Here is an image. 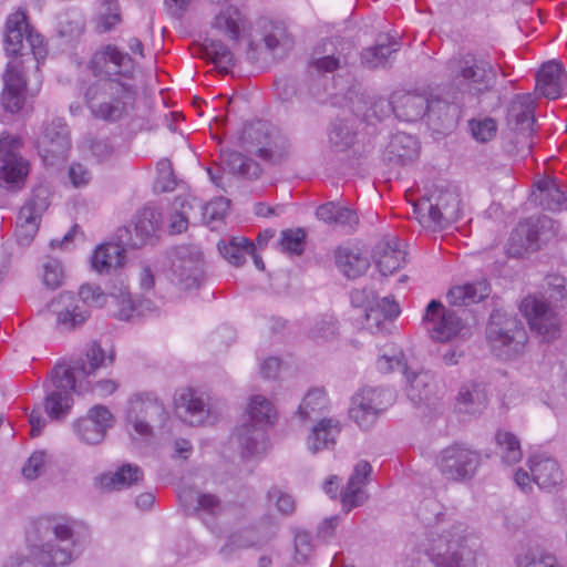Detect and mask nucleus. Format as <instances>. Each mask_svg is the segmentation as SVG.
Instances as JSON below:
<instances>
[{
	"label": "nucleus",
	"mask_w": 567,
	"mask_h": 567,
	"mask_svg": "<svg viewBox=\"0 0 567 567\" xmlns=\"http://www.w3.org/2000/svg\"><path fill=\"white\" fill-rule=\"evenodd\" d=\"M87 70L96 79L84 94L91 114L105 122L127 115L137 97L135 60L117 45L105 44L91 55Z\"/></svg>",
	"instance_id": "obj_1"
},
{
	"label": "nucleus",
	"mask_w": 567,
	"mask_h": 567,
	"mask_svg": "<svg viewBox=\"0 0 567 567\" xmlns=\"http://www.w3.org/2000/svg\"><path fill=\"white\" fill-rule=\"evenodd\" d=\"M446 74L454 90V99L468 96L480 99L492 92L497 83V68L484 54L467 51L450 58Z\"/></svg>",
	"instance_id": "obj_2"
},
{
	"label": "nucleus",
	"mask_w": 567,
	"mask_h": 567,
	"mask_svg": "<svg viewBox=\"0 0 567 567\" xmlns=\"http://www.w3.org/2000/svg\"><path fill=\"white\" fill-rule=\"evenodd\" d=\"M247 415L248 421L237 426L234 432L244 460L257 457L266 452L269 445L268 429L277 420V410L264 395L255 394L248 402Z\"/></svg>",
	"instance_id": "obj_3"
},
{
	"label": "nucleus",
	"mask_w": 567,
	"mask_h": 567,
	"mask_svg": "<svg viewBox=\"0 0 567 567\" xmlns=\"http://www.w3.org/2000/svg\"><path fill=\"white\" fill-rule=\"evenodd\" d=\"M86 360L82 358L61 360L50 371L45 390H86L96 369L105 365V352L97 342L87 346Z\"/></svg>",
	"instance_id": "obj_4"
},
{
	"label": "nucleus",
	"mask_w": 567,
	"mask_h": 567,
	"mask_svg": "<svg viewBox=\"0 0 567 567\" xmlns=\"http://www.w3.org/2000/svg\"><path fill=\"white\" fill-rule=\"evenodd\" d=\"M110 298L96 285L85 284L80 287L78 296L62 292L49 303V310L56 317V326L70 331L82 326L90 317V307H103Z\"/></svg>",
	"instance_id": "obj_5"
},
{
	"label": "nucleus",
	"mask_w": 567,
	"mask_h": 567,
	"mask_svg": "<svg viewBox=\"0 0 567 567\" xmlns=\"http://www.w3.org/2000/svg\"><path fill=\"white\" fill-rule=\"evenodd\" d=\"M413 214L426 228H446L461 218L460 193L455 186L437 188L413 204Z\"/></svg>",
	"instance_id": "obj_6"
},
{
	"label": "nucleus",
	"mask_w": 567,
	"mask_h": 567,
	"mask_svg": "<svg viewBox=\"0 0 567 567\" xmlns=\"http://www.w3.org/2000/svg\"><path fill=\"white\" fill-rule=\"evenodd\" d=\"M480 464V453L463 443H453L444 447L435 457V466L440 474L455 483L471 481Z\"/></svg>",
	"instance_id": "obj_7"
},
{
	"label": "nucleus",
	"mask_w": 567,
	"mask_h": 567,
	"mask_svg": "<svg viewBox=\"0 0 567 567\" xmlns=\"http://www.w3.org/2000/svg\"><path fill=\"white\" fill-rule=\"evenodd\" d=\"M23 40L29 44L37 66H39L47 56L43 38L28 23L27 12L19 9L11 13L6 21L4 51L7 55L17 58L23 48Z\"/></svg>",
	"instance_id": "obj_8"
},
{
	"label": "nucleus",
	"mask_w": 567,
	"mask_h": 567,
	"mask_svg": "<svg viewBox=\"0 0 567 567\" xmlns=\"http://www.w3.org/2000/svg\"><path fill=\"white\" fill-rule=\"evenodd\" d=\"M202 251L195 246H179L174 249L169 280L179 290H193L200 286L204 277Z\"/></svg>",
	"instance_id": "obj_9"
},
{
	"label": "nucleus",
	"mask_w": 567,
	"mask_h": 567,
	"mask_svg": "<svg viewBox=\"0 0 567 567\" xmlns=\"http://www.w3.org/2000/svg\"><path fill=\"white\" fill-rule=\"evenodd\" d=\"M486 336L494 349H505L507 354L519 352L526 341L522 323L501 311L492 312Z\"/></svg>",
	"instance_id": "obj_10"
},
{
	"label": "nucleus",
	"mask_w": 567,
	"mask_h": 567,
	"mask_svg": "<svg viewBox=\"0 0 567 567\" xmlns=\"http://www.w3.org/2000/svg\"><path fill=\"white\" fill-rule=\"evenodd\" d=\"M21 145L17 136L6 132L0 135V182L7 188H20L29 174V163L18 154Z\"/></svg>",
	"instance_id": "obj_11"
},
{
	"label": "nucleus",
	"mask_w": 567,
	"mask_h": 567,
	"mask_svg": "<svg viewBox=\"0 0 567 567\" xmlns=\"http://www.w3.org/2000/svg\"><path fill=\"white\" fill-rule=\"evenodd\" d=\"M115 424L114 414L103 404H94L84 416L78 417L72 423V430L76 439L86 445L102 443L106 433Z\"/></svg>",
	"instance_id": "obj_12"
},
{
	"label": "nucleus",
	"mask_w": 567,
	"mask_h": 567,
	"mask_svg": "<svg viewBox=\"0 0 567 567\" xmlns=\"http://www.w3.org/2000/svg\"><path fill=\"white\" fill-rule=\"evenodd\" d=\"M394 400V392H355L351 398L349 416L360 429L367 431Z\"/></svg>",
	"instance_id": "obj_13"
},
{
	"label": "nucleus",
	"mask_w": 567,
	"mask_h": 567,
	"mask_svg": "<svg viewBox=\"0 0 567 567\" xmlns=\"http://www.w3.org/2000/svg\"><path fill=\"white\" fill-rule=\"evenodd\" d=\"M71 147L70 131L64 118L56 117L43 127L38 142L39 154L43 163L53 166L63 162Z\"/></svg>",
	"instance_id": "obj_14"
},
{
	"label": "nucleus",
	"mask_w": 567,
	"mask_h": 567,
	"mask_svg": "<svg viewBox=\"0 0 567 567\" xmlns=\"http://www.w3.org/2000/svg\"><path fill=\"white\" fill-rule=\"evenodd\" d=\"M519 310L527 319L530 329L545 340L549 341L558 336L560 318L544 299L527 296L522 300Z\"/></svg>",
	"instance_id": "obj_15"
},
{
	"label": "nucleus",
	"mask_w": 567,
	"mask_h": 567,
	"mask_svg": "<svg viewBox=\"0 0 567 567\" xmlns=\"http://www.w3.org/2000/svg\"><path fill=\"white\" fill-rule=\"evenodd\" d=\"M162 224L161 213L153 207L141 209L134 221V231L128 227H121L116 230L115 238L130 248H140L147 244H154Z\"/></svg>",
	"instance_id": "obj_16"
},
{
	"label": "nucleus",
	"mask_w": 567,
	"mask_h": 567,
	"mask_svg": "<svg viewBox=\"0 0 567 567\" xmlns=\"http://www.w3.org/2000/svg\"><path fill=\"white\" fill-rule=\"evenodd\" d=\"M423 323L430 337L436 342H446L462 329V320L452 310H447L439 300H432L425 309Z\"/></svg>",
	"instance_id": "obj_17"
},
{
	"label": "nucleus",
	"mask_w": 567,
	"mask_h": 567,
	"mask_svg": "<svg viewBox=\"0 0 567 567\" xmlns=\"http://www.w3.org/2000/svg\"><path fill=\"white\" fill-rule=\"evenodd\" d=\"M4 87L0 104L10 114L20 112L25 103L27 80L21 71L20 61L10 60L3 74Z\"/></svg>",
	"instance_id": "obj_18"
},
{
	"label": "nucleus",
	"mask_w": 567,
	"mask_h": 567,
	"mask_svg": "<svg viewBox=\"0 0 567 567\" xmlns=\"http://www.w3.org/2000/svg\"><path fill=\"white\" fill-rule=\"evenodd\" d=\"M51 544L45 546H30V557H9L2 567H58L71 563V553L68 548H61L54 554Z\"/></svg>",
	"instance_id": "obj_19"
},
{
	"label": "nucleus",
	"mask_w": 567,
	"mask_h": 567,
	"mask_svg": "<svg viewBox=\"0 0 567 567\" xmlns=\"http://www.w3.org/2000/svg\"><path fill=\"white\" fill-rule=\"evenodd\" d=\"M536 90L549 100H557L567 94V73L556 60L544 63L536 73Z\"/></svg>",
	"instance_id": "obj_20"
},
{
	"label": "nucleus",
	"mask_w": 567,
	"mask_h": 567,
	"mask_svg": "<svg viewBox=\"0 0 567 567\" xmlns=\"http://www.w3.org/2000/svg\"><path fill=\"white\" fill-rule=\"evenodd\" d=\"M417 140L406 133L393 134L382 153L383 161L390 166H405L419 156Z\"/></svg>",
	"instance_id": "obj_21"
},
{
	"label": "nucleus",
	"mask_w": 567,
	"mask_h": 567,
	"mask_svg": "<svg viewBox=\"0 0 567 567\" xmlns=\"http://www.w3.org/2000/svg\"><path fill=\"white\" fill-rule=\"evenodd\" d=\"M389 107L400 121L415 122L426 115L431 105L424 94L401 92L392 95Z\"/></svg>",
	"instance_id": "obj_22"
},
{
	"label": "nucleus",
	"mask_w": 567,
	"mask_h": 567,
	"mask_svg": "<svg viewBox=\"0 0 567 567\" xmlns=\"http://www.w3.org/2000/svg\"><path fill=\"white\" fill-rule=\"evenodd\" d=\"M372 256L382 276L392 275L406 261V252L396 237H389L379 241L373 249Z\"/></svg>",
	"instance_id": "obj_23"
},
{
	"label": "nucleus",
	"mask_w": 567,
	"mask_h": 567,
	"mask_svg": "<svg viewBox=\"0 0 567 567\" xmlns=\"http://www.w3.org/2000/svg\"><path fill=\"white\" fill-rule=\"evenodd\" d=\"M534 112L535 101L532 94H516L507 107V124L524 135H530L535 123Z\"/></svg>",
	"instance_id": "obj_24"
},
{
	"label": "nucleus",
	"mask_w": 567,
	"mask_h": 567,
	"mask_svg": "<svg viewBox=\"0 0 567 567\" xmlns=\"http://www.w3.org/2000/svg\"><path fill=\"white\" fill-rule=\"evenodd\" d=\"M277 528L275 519L267 515L262 517L258 526L231 534L226 546L240 548L264 546L276 537Z\"/></svg>",
	"instance_id": "obj_25"
},
{
	"label": "nucleus",
	"mask_w": 567,
	"mask_h": 567,
	"mask_svg": "<svg viewBox=\"0 0 567 567\" xmlns=\"http://www.w3.org/2000/svg\"><path fill=\"white\" fill-rule=\"evenodd\" d=\"M547 221L545 218L529 217L520 223L511 234L507 247L508 255L519 257L525 250L537 245L539 228L544 227Z\"/></svg>",
	"instance_id": "obj_26"
},
{
	"label": "nucleus",
	"mask_w": 567,
	"mask_h": 567,
	"mask_svg": "<svg viewBox=\"0 0 567 567\" xmlns=\"http://www.w3.org/2000/svg\"><path fill=\"white\" fill-rule=\"evenodd\" d=\"M445 551H435V548L425 551L424 556L434 567H476L474 553L464 548L461 544L454 548L453 542L445 538Z\"/></svg>",
	"instance_id": "obj_27"
},
{
	"label": "nucleus",
	"mask_w": 567,
	"mask_h": 567,
	"mask_svg": "<svg viewBox=\"0 0 567 567\" xmlns=\"http://www.w3.org/2000/svg\"><path fill=\"white\" fill-rule=\"evenodd\" d=\"M341 432V423L334 417H323L313 425L307 437L308 450L315 454L319 451L331 450Z\"/></svg>",
	"instance_id": "obj_28"
},
{
	"label": "nucleus",
	"mask_w": 567,
	"mask_h": 567,
	"mask_svg": "<svg viewBox=\"0 0 567 567\" xmlns=\"http://www.w3.org/2000/svg\"><path fill=\"white\" fill-rule=\"evenodd\" d=\"M533 482L542 489L556 486L561 482L563 473L558 462L548 456L535 455L528 460Z\"/></svg>",
	"instance_id": "obj_29"
},
{
	"label": "nucleus",
	"mask_w": 567,
	"mask_h": 567,
	"mask_svg": "<svg viewBox=\"0 0 567 567\" xmlns=\"http://www.w3.org/2000/svg\"><path fill=\"white\" fill-rule=\"evenodd\" d=\"M42 209L43 204L39 205L33 198L20 208L16 229V236L19 245H29L35 236L39 229Z\"/></svg>",
	"instance_id": "obj_30"
},
{
	"label": "nucleus",
	"mask_w": 567,
	"mask_h": 567,
	"mask_svg": "<svg viewBox=\"0 0 567 567\" xmlns=\"http://www.w3.org/2000/svg\"><path fill=\"white\" fill-rule=\"evenodd\" d=\"M143 477L142 470L134 464H123L113 473H103L95 480V485L106 492L120 491L130 487L141 481Z\"/></svg>",
	"instance_id": "obj_31"
},
{
	"label": "nucleus",
	"mask_w": 567,
	"mask_h": 567,
	"mask_svg": "<svg viewBox=\"0 0 567 567\" xmlns=\"http://www.w3.org/2000/svg\"><path fill=\"white\" fill-rule=\"evenodd\" d=\"M349 63V55L337 51L336 42L324 41L313 49L310 66L320 73L333 72Z\"/></svg>",
	"instance_id": "obj_32"
},
{
	"label": "nucleus",
	"mask_w": 567,
	"mask_h": 567,
	"mask_svg": "<svg viewBox=\"0 0 567 567\" xmlns=\"http://www.w3.org/2000/svg\"><path fill=\"white\" fill-rule=\"evenodd\" d=\"M44 522L48 523L47 527L51 528V530L54 535V538L59 544L48 542V543L43 544L42 546L51 544L53 547V551H52L53 554L61 548H68L69 551L71 553V560H72L73 559V550L71 547H75L76 542H78L75 538V533H76V527H79V523L76 520L70 519V518H63L61 522H53L51 519L39 518L34 523L35 528L39 530L40 527H42L44 525Z\"/></svg>",
	"instance_id": "obj_33"
},
{
	"label": "nucleus",
	"mask_w": 567,
	"mask_h": 567,
	"mask_svg": "<svg viewBox=\"0 0 567 567\" xmlns=\"http://www.w3.org/2000/svg\"><path fill=\"white\" fill-rule=\"evenodd\" d=\"M126 248L124 243H104L96 247L92 255V267L99 272H109L111 268L122 267L125 260Z\"/></svg>",
	"instance_id": "obj_34"
},
{
	"label": "nucleus",
	"mask_w": 567,
	"mask_h": 567,
	"mask_svg": "<svg viewBox=\"0 0 567 567\" xmlns=\"http://www.w3.org/2000/svg\"><path fill=\"white\" fill-rule=\"evenodd\" d=\"M372 467L369 462L361 460L359 461L344 488L341 491L342 506L350 511L353 507L359 506V495L362 486L365 484L369 475L371 474Z\"/></svg>",
	"instance_id": "obj_35"
},
{
	"label": "nucleus",
	"mask_w": 567,
	"mask_h": 567,
	"mask_svg": "<svg viewBox=\"0 0 567 567\" xmlns=\"http://www.w3.org/2000/svg\"><path fill=\"white\" fill-rule=\"evenodd\" d=\"M336 262L348 278L363 275L369 266V258L357 247H339L336 251Z\"/></svg>",
	"instance_id": "obj_36"
},
{
	"label": "nucleus",
	"mask_w": 567,
	"mask_h": 567,
	"mask_svg": "<svg viewBox=\"0 0 567 567\" xmlns=\"http://www.w3.org/2000/svg\"><path fill=\"white\" fill-rule=\"evenodd\" d=\"M488 293L487 282L476 281L451 288L446 299L451 306L463 307L482 301Z\"/></svg>",
	"instance_id": "obj_37"
},
{
	"label": "nucleus",
	"mask_w": 567,
	"mask_h": 567,
	"mask_svg": "<svg viewBox=\"0 0 567 567\" xmlns=\"http://www.w3.org/2000/svg\"><path fill=\"white\" fill-rule=\"evenodd\" d=\"M399 303L389 297L381 299L377 306L365 309V329L374 333L382 329L383 320H393L400 315Z\"/></svg>",
	"instance_id": "obj_38"
},
{
	"label": "nucleus",
	"mask_w": 567,
	"mask_h": 567,
	"mask_svg": "<svg viewBox=\"0 0 567 567\" xmlns=\"http://www.w3.org/2000/svg\"><path fill=\"white\" fill-rule=\"evenodd\" d=\"M151 409L158 412H163L164 410L163 406L158 405L156 402L144 400L140 393L135 394L134 399L128 401L126 421L133 425L134 431L140 435L146 436L152 434V426L146 420L141 419L136 412L145 411V414H147Z\"/></svg>",
	"instance_id": "obj_39"
},
{
	"label": "nucleus",
	"mask_w": 567,
	"mask_h": 567,
	"mask_svg": "<svg viewBox=\"0 0 567 567\" xmlns=\"http://www.w3.org/2000/svg\"><path fill=\"white\" fill-rule=\"evenodd\" d=\"M110 298L118 307L115 317L120 320H131L135 313L144 315L145 312H152L154 310L150 300H142L135 303L125 287L121 288L118 293H110Z\"/></svg>",
	"instance_id": "obj_40"
},
{
	"label": "nucleus",
	"mask_w": 567,
	"mask_h": 567,
	"mask_svg": "<svg viewBox=\"0 0 567 567\" xmlns=\"http://www.w3.org/2000/svg\"><path fill=\"white\" fill-rule=\"evenodd\" d=\"M540 192V205L544 209L560 212L567 209V192L555 181L538 182Z\"/></svg>",
	"instance_id": "obj_41"
},
{
	"label": "nucleus",
	"mask_w": 567,
	"mask_h": 567,
	"mask_svg": "<svg viewBox=\"0 0 567 567\" xmlns=\"http://www.w3.org/2000/svg\"><path fill=\"white\" fill-rule=\"evenodd\" d=\"M495 443L504 464L513 465L520 462L523 457L520 442L514 433L498 430L495 433Z\"/></svg>",
	"instance_id": "obj_42"
},
{
	"label": "nucleus",
	"mask_w": 567,
	"mask_h": 567,
	"mask_svg": "<svg viewBox=\"0 0 567 567\" xmlns=\"http://www.w3.org/2000/svg\"><path fill=\"white\" fill-rule=\"evenodd\" d=\"M243 17L240 11L234 7L228 6L220 10L213 21V28L223 32L233 41H238L240 38V23Z\"/></svg>",
	"instance_id": "obj_43"
},
{
	"label": "nucleus",
	"mask_w": 567,
	"mask_h": 567,
	"mask_svg": "<svg viewBox=\"0 0 567 567\" xmlns=\"http://www.w3.org/2000/svg\"><path fill=\"white\" fill-rule=\"evenodd\" d=\"M219 254L231 265L245 262L247 252L254 250V244L245 237H233L229 241L220 240L217 245Z\"/></svg>",
	"instance_id": "obj_44"
},
{
	"label": "nucleus",
	"mask_w": 567,
	"mask_h": 567,
	"mask_svg": "<svg viewBox=\"0 0 567 567\" xmlns=\"http://www.w3.org/2000/svg\"><path fill=\"white\" fill-rule=\"evenodd\" d=\"M266 48L276 58L284 56L293 45V39L288 33L284 22H274L271 30L264 38Z\"/></svg>",
	"instance_id": "obj_45"
},
{
	"label": "nucleus",
	"mask_w": 567,
	"mask_h": 567,
	"mask_svg": "<svg viewBox=\"0 0 567 567\" xmlns=\"http://www.w3.org/2000/svg\"><path fill=\"white\" fill-rule=\"evenodd\" d=\"M74 392H48L43 401L47 415L51 420H62L70 414L74 400Z\"/></svg>",
	"instance_id": "obj_46"
},
{
	"label": "nucleus",
	"mask_w": 567,
	"mask_h": 567,
	"mask_svg": "<svg viewBox=\"0 0 567 567\" xmlns=\"http://www.w3.org/2000/svg\"><path fill=\"white\" fill-rule=\"evenodd\" d=\"M398 50L399 43L396 41L367 48L361 53V63L369 69L384 68L388 65L391 55Z\"/></svg>",
	"instance_id": "obj_47"
},
{
	"label": "nucleus",
	"mask_w": 567,
	"mask_h": 567,
	"mask_svg": "<svg viewBox=\"0 0 567 567\" xmlns=\"http://www.w3.org/2000/svg\"><path fill=\"white\" fill-rule=\"evenodd\" d=\"M406 367L405 357L399 347L394 344L384 346L380 350V354L375 360V368L381 373H390L394 371L403 372Z\"/></svg>",
	"instance_id": "obj_48"
},
{
	"label": "nucleus",
	"mask_w": 567,
	"mask_h": 567,
	"mask_svg": "<svg viewBox=\"0 0 567 567\" xmlns=\"http://www.w3.org/2000/svg\"><path fill=\"white\" fill-rule=\"evenodd\" d=\"M355 136L357 133L348 121L338 120L329 131V143L334 152H344L354 144Z\"/></svg>",
	"instance_id": "obj_49"
},
{
	"label": "nucleus",
	"mask_w": 567,
	"mask_h": 567,
	"mask_svg": "<svg viewBox=\"0 0 567 567\" xmlns=\"http://www.w3.org/2000/svg\"><path fill=\"white\" fill-rule=\"evenodd\" d=\"M206 56L220 72L228 73L235 64L234 54L230 49L218 40H208L204 44Z\"/></svg>",
	"instance_id": "obj_50"
},
{
	"label": "nucleus",
	"mask_w": 567,
	"mask_h": 567,
	"mask_svg": "<svg viewBox=\"0 0 567 567\" xmlns=\"http://www.w3.org/2000/svg\"><path fill=\"white\" fill-rule=\"evenodd\" d=\"M339 334V324L332 315H324L316 320L309 331L310 338L317 343L334 340Z\"/></svg>",
	"instance_id": "obj_51"
},
{
	"label": "nucleus",
	"mask_w": 567,
	"mask_h": 567,
	"mask_svg": "<svg viewBox=\"0 0 567 567\" xmlns=\"http://www.w3.org/2000/svg\"><path fill=\"white\" fill-rule=\"evenodd\" d=\"M307 233L303 228H289L280 233L279 245L284 252L300 256L305 251Z\"/></svg>",
	"instance_id": "obj_52"
},
{
	"label": "nucleus",
	"mask_w": 567,
	"mask_h": 567,
	"mask_svg": "<svg viewBox=\"0 0 567 567\" xmlns=\"http://www.w3.org/2000/svg\"><path fill=\"white\" fill-rule=\"evenodd\" d=\"M328 392H306L298 406V416L301 421L312 419V413H321L328 404Z\"/></svg>",
	"instance_id": "obj_53"
},
{
	"label": "nucleus",
	"mask_w": 567,
	"mask_h": 567,
	"mask_svg": "<svg viewBox=\"0 0 567 567\" xmlns=\"http://www.w3.org/2000/svg\"><path fill=\"white\" fill-rule=\"evenodd\" d=\"M517 567H561L555 555L545 550L529 549L516 558Z\"/></svg>",
	"instance_id": "obj_54"
},
{
	"label": "nucleus",
	"mask_w": 567,
	"mask_h": 567,
	"mask_svg": "<svg viewBox=\"0 0 567 567\" xmlns=\"http://www.w3.org/2000/svg\"><path fill=\"white\" fill-rule=\"evenodd\" d=\"M468 127L474 140L481 143L493 140L497 133V122L489 116L472 118Z\"/></svg>",
	"instance_id": "obj_55"
},
{
	"label": "nucleus",
	"mask_w": 567,
	"mask_h": 567,
	"mask_svg": "<svg viewBox=\"0 0 567 567\" xmlns=\"http://www.w3.org/2000/svg\"><path fill=\"white\" fill-rule=\"evenodd\" d=\"M121 21V10L117 0H103L97 24L100 31L109 32L120 24Z\"/></svg>",
	"instance_id": "obj_56"
},
{
	"label": "nucleus",
	"mask_w": 567,
	"mask_h": 567,
	"mask_svg": "<svg viewBox=\"0 0 567 567\" xmlns=\"http://www.w3.org/2000/svg\"><path fill=\"white\" fill-rule=\"evenodd\" d=\"M156 173L154 188L163 193L173 192L176 187V178L168 158H162L156 163Z\"/></svg>",
	"instance_id": "obj_57"
},
{
	"label": "nucleus",
	"mask_w": 567,
	"mask_h": 567,
	"mask_svg": "<svg viewBox=\"0 0 567 567\" xmlns=\"http://www.w3.org/2000/svg\"><path fill=\"white\" fill-rule=\"evenodd\" d=\"M84 30V21L76 12H65L58 18V32L61 37L76 38Z\"/></svg>",
	"instance_id": "obj_58"
},
{
	"label": "nucleus",
	"mask_w": 567,
	"mask_h": 567,
	"mask_svg": "<svg viewBox=\"0 0 567 567\" xmlns=\"http://www.w3.org/2000/svg\"><path fill=\"white\" fill-rule=\"evenodd\" d=\"M434 394L435 392H410L409 399L415 408L421 410L424 417H433L440 410Z\"/></svg>",
	"instance_id": "obj_59"
},
{
	"label": "nucleus",
	"mask_w": 567,
	"mask_h": 567,
	"mask_svg": "<svg viewBox=\"0 0 567 567\" xmlns=\"http://www.w3.org/2000/svg\"><path fill=\"white\" fill-rule=\"evenodd\" d=\"M198 392H183L181 400L185 403V412L192 417V425L199 424L206 416L205 403L202 398L197 396Z\"/></svg>",
	"instance_id": "obj_60"
},
{
	"label": "nucleus",
	"mask_w": 567,
	"mask_h": 567,
	"mask_svg": "<svg viewBox=\"0 0 567 567\" xmlns=\"http://www.w3.org/2000/svg\"><path fill=\"white\" fill-rule=\"evenodd\" d=\"M416 515L424 525L431 526L440 523L444 513L442 511V505L437 501L427 498L420 504Z\"/></svg>",
	"instance_id": "obj_61"
},
{
	"label": "nucleus",
	"mask_w": 567,
	"mask_h": 567,
	"mask_svg": "<svg viewBox=\"0 0 567 567\" xmlns=\"http://www.w3.org/2000/svg\"><path fill=\"white\" fill-rule=\"evenodd\" d=\"M196 499L197 503L192 516L202 518L203 514H207L214 518L220 512V499L215 494L199 493Z\"/></svg>",
	"instance_id": "obj_62"
},
{
	"label": "nucleus",
	"mask_w": 567,
	"mask_h": 567,
	"mask_svg": "<svg viewBox=\"0 0 567 567\" xmlns=\"http://www.w3.org/2000/svg\"><path fill=\"white\" fill-rule=\"evenodd\" d=\"M267 499L268 502H275V506L281 515L287 516L295 512L296 501L293 496L276 486L267 492Z\"/></svg>",
	"instance_id": "obj_63"
},
{
	"label": "nucleus",
	"mask_w": 567,
	"mask_h": 567,
	"mask_svg": "<svg viewBox=\"0 0 567 567\" xmlns=\"http://www.w3.org/2000/svg\"><path fill=\"white\" fill-rule=\"evenodd\" d=\"M230 206V200L225 197L212 199L203 207V216L208 223L224 219Z\"/></svg>",
	"instance_id": "obj_64"
}]
</instances>
